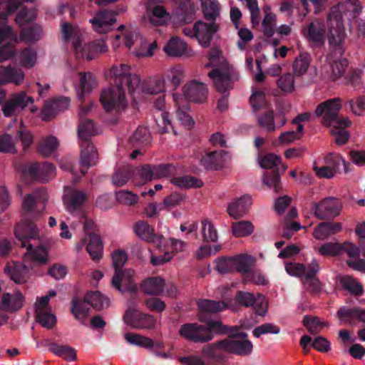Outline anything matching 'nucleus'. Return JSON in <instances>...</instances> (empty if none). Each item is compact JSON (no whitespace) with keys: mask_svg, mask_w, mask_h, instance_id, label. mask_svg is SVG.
<instances>
[{"mask_svg":"<svg viewBox=\"0 0 365 365\" xmlns=\"http://www.w3.org/2000/svg\"><path fill=\"white\" fill-rule=\"evenodd\" d=\"M88 194L84 190L71 187H66L64 189L63 205L70 213L79 210L86 202Z\"/></svg>","mask_w":365,"mask_h":365,"instance_id":"obj_15","label":"nucleus"},{"mask_svg":"<svg viewBox=\"0 0 365 365\" xmlns=\"http://www.w3.org/2000/svg\"><path fill=\"white\" fill-rule=\"evenodd\" d=\"M165 287V280L160 277L145 279L141 284L143 292L149 295H160Z\"/></svg>","mask_w":365,"mask_h":365,"instance_id":"obj_36","label":"nucleus"},{"mask_svg":"<svg viewBox=\"0 0 365 365\" xmlns=\"http://www.w3.org/2000/svg\"><path fill=\"white\" fill-rule=\"evenodd\" d=\"M341 100L339 98L327 100L318 105L315 110V115H323V124L328 127L335 124L351 126V121L348 118H339L338 115L341 108Z\"/></svg>","mask_w":365,"mask_h":365,"instance_id":"obj_7","label":"nucleus"},{"mask_svg":"<svg viewBox=\"0 0 365 365\" xmlns=\"http://www.w3.org/2000/svg\"><path fill=\"white\" fill-rule=\"evenodd\" d=\"M162 246H163L165 250L170 252V253L173 256L179 252H182L185 248L186 243L181 240H177L175 238H170L165 242L163 238L161 244V247Z\"/></svg>","mask_w":365,"mask_h":365,"instance_id":"obj_58","label":"nucleus"},{"mask_svg":"<svg viewBox=\"0 0 365 365\" xmlns=\"http://www.w3.org/2000/svg\"><path fill=\"white\" fill-rule=\"evenodd\" d=\"M19 58L23 67L31 68L36 63V52L32 48H26L21 52Z\"/></svg>","mask_w":365,"mask_h":365,"instance_id":"obj_59","label":"nucleus"},{"mask_svg":"<svg viewBox=\"0 0 365 365\" xmlns=\"http://www.w3.org/2000/svg\"><path fill=\"white\" fill-rule=\"evenodd\" d=\"M174 171V167L171 165H143L138 172L142 180V183L153 180L165 178L171 175Z\"/></svg>","mask_w":365,"mask_h":365,"instance_id":"obj_17","label":"nucleus"},{"mask_svg":"<svg viewBox=\"0 0 365 365\" xmlns=\"http://www.w3.org/2000/svg\"><path fill=\"white\" fill-rule=\"evenodd\" d=\"M48 200V194L44 190H36L31 194H28L23 200L22 210L26 214L34 215L33 212L37 201L43 203Z\"/></svg>","mask_w":365,"mask_h":365,"instance_id":"obj_35","label":"nucleus"},{"mask_svg":"<svg viewBox=\"0 0 365 365\" xmlns=\"http://www.w3.org/2000/svg\"><path fill=\"white\" fill-rule=\"evenodd\" d=\"M89 21L96 32L106 34L110 31L112 25L115 22V14L109 11H101Z\"/></svg>","mask_w":365,"mask_h":365,"instance_id":"obj_24","label":"nucleus"},{"mask_svg":"<svg viewBox=\"0 0 365 365\" xmlns=\"http://www.w3.org/2000/svg\"><path fill=\"white\" fill-rule=\"evenodd\" d=\"M86 245V250L91 259L94 261L102 257L103 247L98 235L93 233L88 234L80 243L76 244L77 251H80Z\"/></svg>","mask_w":365,"mask_h":365,"instance_id":"obj_22","label":"nucleus"},{"mask_svg":"<svg viewBox=\"0 0 365 365\" xmlns=\"http://www.w3.org/2000/svg\"><path fill=\"white\" fill-rule=\"evenodd\" d=\"M208 59L205 67L213 68L212 71L208 73V76L212 79L217 91L225 95L232 88L233 82L237 80L236 73L218 48L210 51Z\"/></svg>","mask_w":365,"mask_h":365,"instance_id":"obj_3","label":"nucleus"},{"mask_svg":"<svg viewBox=\"0 0 365 365\" xmlns=\"http://www.w3.org/2000/svg\"><path fill=\"white\" fill-rule=\"evenodd\" d=\"M130 73V66L128 64L113 66L109 71V75L114 78L115 84L120 86Z\"/></svg>","mask_w":365,"mask_h":365,"instance_id":"obj_49","label":"nucleus"},{"mask_svg":"<svg viewBox=\"0 0 365 365\" xmlns=\"http://www.w3.org/2000/svg\"><path fill=\"white\" fill-rule=\"evenodd\" d=\"M303 129V125L299 124L296 131H286L282 133L279 136V143L282 145H287L299 140L302 136Z\"/></svg>","mask_w":365,"mask_h":365,"instance_id":"obj_57","label":"nucleus"},{"mask_svg":"<svg viewBox=\"0 0 365 365\" xmlns=\"http://www.w3.org/2000/svg\"><path fill=\"white\" fill-rule=\"evenodd\" d=\"M80 84L78 91L79 98H83L86 93H89L97 85L96 78L91 73H80Z\"/></svg>","mask_w":365,"mask_h":365,"instance_id":"obj_40","label":"nucleus"},{"mask_svg":"<svg viewBox=\"0 0 365 365\" xmlns=\"http://www.w3.org/2000/svg\"><path fill=\"white\" fill-rule=\"evenodd\" d=\"M124 321L135 329H153L156 325V319L153 316L135 309H129L125 312Z\"/></svg>","mask_w":365,"mask_h":365,"instance_id":"obj_13","label":"nucleus"},{"mask_svg":"<svg viewBox=\"0 0 365 365\" xmlns=\"http://www.w3.org/2000/svg\"><path fill=\"white\" fill-rule=\"evenodd\" d=\"M311 57L307 53H300L294 61L292 70L295 76H302L308 71L310 66Z\"/></svg>","mask_w":365,"mask_h":365,"instance_id":"obj_43","label":"nucleus"},{"mask_svg":"<svg viewBox=\"0 0 365 365\" xmlns=\"http://www.w3.org/2000/svg\"><path fill=\"white\" fill-rule=\"evenodd\" d=\"M279 88L284 93H292L294 90V76L289 73L282 75L277 80Z\"/></svg>","mask_w":365,"mask_h":365,"instance_id":"obj_63","label":"nucleus"},{"mask_svg":"<svg viewBox=\"0 0 365 365\" xmlns=\"http://www.w3.org/2000/svg\"><path fill=\"white\" fill-rule=\"evenodd\" d=\"M100 102L107 113H119L128 105L125 92L120 85L104 88L100 96Z\"/></svg>","mask_w":365,"mask_h":365,"instance_id":"obj_8","label":"nucleus"},{"mask_svg":"<svg viewBox=\"0 0 365 365\" xmlns=\"http://www.w3.org/2000/svg\"><path fill=\"white\" fill-rule=\"evenodd\" d=\"M302 34L309 45L320 48L327 38L333 48H341L346 38L344 28L329 14L327 19L314 18L302 27Z\"/></svg>","mask_w":365,"mask_h":365,"instance_id":"obj_1","label":"nucleus"},{"mask_svg":"<svg viewBox=\"0 0 365 365\" xmlns=\"http://www.w3.org/2000/svg\"><path fill=\"white\" fill-rule=\"evenodd\" d=\"M134 275L135 272L131 269L115 272L112 279V285L121 292H134L137 290V286L133 279Z\"/></svg>","mask_w":365,"mask_h":365,"instance_id":"obj_21","label":"nucleus"},{"mask_svg":"<svg viewBox=\"0 0 365 365\" xmlns=\"http://www.w3.org/2000/svg\"><path fill=\"white\" fill-rule=\"evenodd\" d=\"M202 11L207 20L214 21L219 15L220 8L217 0H200Z\"/></svg>","mask_w":365,"mask_h":365,"instance_id":"obj_51","label":"nucleus"},{"mask_svg":"<svg viewBox=\"0 0 365 365\" xmlns=\"http://www.w3.org/2000/svg\"><path fill=\"white\" fill-rule=\"evenodd\" d=\"M276 20V15L271 12L269 6H267L264 9V16L262 23L265 36L268 37L273 36L275 31Z\"/></svg>","mask_w":365,"mask_h":365,"instance_id":"obj_48","label":"nucleus"},{"mask_svg":"<svg viewBox=\"0 0 365 365\" xmlns=\"http://www.w3.org/2000/svg\"><path fill=\"white\" fill-rule=\"evenodd\" d=\"M6 272L11 279L17 284L24 283L29 276V269L20 262H14L6 267Z\"/></svg>","mask_w":365,"mask_h":365,"instance_id":"obj_38","label":"nucleus"},{"mask_svg":"<svg viewBox=\"0 0 365 365\" xmlns=\"http://www.w3.org/2000/svg\"><path fill=\"white\" fill-rule=\"evenodd\" d=\"M89 305L86 300V297L83 299H73L71 302V312L75 319L84 323L89 314Z\"/></svg>","mask_w":365,"mask_h":365,"instance_id":"obj_39","label":"nucleus"},{"mask_svg":"<svg viewBox=\"0 0 365 365\" xmlns=\"http://www.w3.org/2000/svg\"><path fill=\"white\" fill-rule=\"evenodd\" d=\"M170 16L165 8L161 5L149 6L143 18V24L159 26H165L170 21Z\"/></svg>","mask_w":365,"mask_h":365,"instance_id":"obj_19","label":"nucleus"},{"mask_svg":"<svg viewBox=\"0 0 365 365\" xmlns=\"http://www.w3.org/2000/svg\"><path fill=\"white\" fill-rule=\"evenodd\" d=\"M331 127L330 132L334 136L336 143L338 145L345 144L349 138V135L346 130L349 126L335 124Z\"/></svg>","mask_w":365,"mask_h":365,"instance_id":"obj_60","label":"nucleus"},{"mask_svg":"<svg viewBox=\"0 0 365 365\" xmlns=\"http://www.w3.org/2000/svg\"><path fill=\"white\" fill-rule=\"evenodd\" d=\"M226 155L227 153L224 150H215L207 153L200 160L205 167L217 170L223 166Z\"/></svg>","mask_w":365,"mask_h":365,"instance_id":"obj_32","label":"nucleus"},{"mask_svg":"<svg viewBox=\"0 0 365 365\" xmlns=\"http://www.w3.org/2000/svg\"><path fill=\"white\" fill-rule=\"evenodd\" d=\"M96 133L93 123L91 120H81L78 134L80 139L81 147V171L85 175L89 167L96 165L98 159V153L90 141V138Z\"/></svg>","mask_w":365,"mask_h":365,"instance_id":"obj_5","label":"nucleus"},{"mask_svg":"<svg viewBox=\"0 0 365 365\" xmlns=\"http://www.w3.org/2000/svg\"><path fill=\"white\" fill-rule=\"evenodd\" d=\"M50 350L55 355L62 357L66 361H73L76 360L77 354L74 348L68 345L52 344Z\"/></svg>","mask_w":365,"mask_h":365,"instance_id":"obj_47","label":"nucleus"},{"mask_svg":"<svg viewBox=\"0 0 365 365\" xmlns=\"http://www.w3.org/2000/svg\"><path fill=\"white\" fill-rule=\"evenodd\" d=\"M160 75L165 80L166 85H170L174 89H177L185 78V69L180 65L171 66Z\"/></svg>","mask_w":365,"mask_h":365,"instance_id":"obj_28","label":"nucleus"},{"mask_svg":"<svg viewBox=\"0 0 365 365\" xmlns=\"http://www.w3.org/2000/svg\"><path fill=\"white\" fill-rule=\"evenodd\" d=\"M34 102L33 97L27 95L25 91L12 93L4 103L2 113L6 117L17 115Z\"/></svg>","mask_w":365,"mask_h":365,"instance_id":"obj_10","label":"nucleus"},{"mask_svg":"<svg viewBox=\"0 0 365 365\" xmlns=\"http://www.w3.org/2000/svg\"><path fill=\"white\" fill-rule=\"evenodd\" d=\"M76 48L79 56L88 61L96 58L98 55L104 53L108 50V46L103 40H97L88 43V46L86 47L88 49V53H84L78 46Z\"/></svg>","mask_w":365,"mask_h":365,"instance_id":"obj_37","label":"nucleus"},{"mask_svg":"<svg viewBox=\"0 0 365 365\" xmlns=\"http://www.w3.org/2000/svg\"><path fill=\"white\" fill-rule=\"evenodd\" d=\"M199 309L202 312L216 313L227 308L226 304L222 302H216L209 299H200L197 302Z\"/></svg>","mask_w":365,"mask_h":365,"instance_id":"obj_50","label":"nucleus"},{"mask_svg":"<svg viewBox=\"0 0 365 365\" xmlns=\"http://www.w3.org/2000/svg\"><path fill=\"white\" fill-rule=\"evenodd\" d=\"M250 329L251 325H246L242 322L240 327L234 326L230 327V334L228 337L223 339L225 344V352L239 356L250 355L253 349L252 342L247 339V334L245 332H239L240 328Z\"/></svg>","mask_w":365,"mask_h":365,"instance_id":"obj_6","label":"nucleus"},{"mask_svg":"<svg viewBox=\"0 0 365 365\" xmlns=\"http://www.w3.org/2000/svg\"><path fill=\"white\" fill-rule=\"evenodd\" d=\"M172 98L175 108L174 117L170 120L167 112H158L155 115L156 129L160 133L173 131L175 135L181 134L193 127L194 120L188 113L190 105L186 98L179 92H173Z\"/></svg>","mask_w":365,"mask_h":365,"instance_id":"obj_2","label":"nucleus"},{"mask_svg":"<svg viewBox=\"0 0 365 365\" xmlns=\"http://www.w3.org/2000/svg\"><path fill=\"white\" fill-rule=\"evenodd\" d=\"M340 284L343 288L353 294L360 295L363 293L362 285L350 276L341 277Z\"/></svg>","mask_w":365,"mask_h":365,"instance_id":"obj_56","label":"nucleus"},{"mask_svg":"<svg viewBox=\"0 0 365 365\" xmlns=\"http://www.w3.org/2000/svg\"><path fill=\"white\" fill-rule=\"evenodd\" d=\"M235 271L242 274L249 273L255 264V259L250 255L241 254L232 257Z\"/></svg>","mask_w":365,"mask_h":365,"instance_id":"obj_41","label":"nucleus"},{"mask_svg":"<svg viewBox=\"0 0 365 365\" xmlns=\"http://www.w3.org/2000/svg\"><path fill=\"white\" fill-rule=\"evenodd\" d=\"M135 234L141 240L155 243L159 249H161V244L163 237L154 232V229L145 221H138L133 225Z\"/></svg>","mask_w":365,"mask_h":365,"instance_id":"obj_23","label":"nucleus"},{"mask_svg":"<svg viewBox=\"0 0 365 365\" xmlns=\"http://www.w3.org/2000/svg\"><path fill=\"white\" fill-rule=\"evenodd\" d=\"M361 10L362 6L359 0H347L333 6L329 14L344 28V21L354 19Z\"/></svg>","mask_w":365,"mask_h":365,"instance_id":"obj_9","label":"nucleus"},{"mask_svg":"<svg viewBox=\"0 0 365 365\" xmlns=\"http://www.w3.org/2000/svg\"><path fill=\"white\" fill-rule=\"evenodd\" d=\"M25 297L19 291H13L3 294L1 304V308L6 312H14L23 307Z\"/></svg>","mask_w":365,"mask_h":365,"instance_id":"obj_26","label":"nucleus"},{"mask_svg":"<svg viewBox=\"0 0 365 365\" xmlns=\"http://www.w3.org/2000/svg\"><path fill=\"white\" fill-rule=\"evenodd\" d=\"M20 0H0V43L15 38L11 28L7 25V17L20 6Z\"/></svg>","mask_w":365,"mask_h":365,"instance_id":"obj_11","label":"nucleus"},{"mask_svg":"<svg viewBox=\"0 0 365 365\" xmlns=\"http://www.w3.org/2000/svg\"><path fill=\"white\" fill-rule=\"evenodd\" d=\"M207 93V88L204 83L191 81L182 86V93H180L189 103L190 101L196 103L203 102L206 99Z\"/></svg>","mask_w":365,"mask_h":365,"instance_id":"obj_20","label":"nucleus"},{"mask_svg":"<svg viewBox=\"0 0 365 365\" xmlns=\"http://www.w3.org/2000/svg\"><path fill=\"white\" fill-rule=\"evenodd\" d=\"M341 210L339 201L334 197L324 199L319 203L314 204L313 212L316 217L319 220L335 217Z\"/></svg>","mask_w":365,"mask_h":365,"instance_id":"obj_18","label":"nucleus"},{"mask_svg":"<svg viewBox=\"0 0 365 365\" xmlns=\"http://www.w3.org/2000/svg\"><path fill=\"white\" fill-rule=\"evenodd\" d=\"M142 92L145 94L158 95L166 91V81L161 75L150 78L142 85Z\"/></svg>","mask_w":365,"mask_h":365,"instance_id":"obj_33","label":"nucleus"},{"mask_svg":"<svg viewBox=\"0 0 365 365\" xmlns=\"http://www.w3.org/2000/svg\"><path fill=\"white\" fill-rule=\"evenodd\" d=\"M314 250L322 256H335L342 252V246L338 242H326L319 247H314Z\"/></svg>","mask_w":365,"mask_h":365,"instance_id":"obj_54","label":"nucleus"},{"mask_svg":"<svg viewBox=\"0 0 365 365\" xmlns=\"http://www.w3.org/2000/svg\"><path fill=\"white\" fill-rule=\"evenodd\" d=\"M165 53L171 57L190 56L192 51L187 47V43L179 37H172L164 46Z\"/></svg>","mask_w":365,"mask_h":365,"instance_id":"obj_27","label":"nucleus"},{"mask_svg":"<svg viewBox=\"0 0 365 365\" xmlns=\"http://www.w3.org/2000/svg\"><path fill=\"white\" fill-rule=\"evenodd\" d=\"M263 183L269 188L273 189L275 192H279L282 190L280 177L277 172L264 173Z\"/></svg>","mask_w":365,"mask_h":365,"instance_id":"obj_62","label":"nucleus"},{"mask_svg":"<svg viewBox=\"0 0 365 365\" xmlns=\"http://www.w3.org/2000/svg\"><path fill=\"white\" fill-rule=\"evenodd\" d=\"M124 337L128 343L144 348H151L154 344L153 341L150 338L138 334L126 333Z\"/></svg>","mask_w":365,"mask_h":365,"instance_id":"obj_53","label":"nucleus"},{"mask_svg":"<svg viewBox=\"0 0 365 365\" xmlns=\"http://www.w3.org/2000/svg\"><path fill=\"white\" fill-rule=\"evenodd\" d=\"M319 271V264L317 261H312L308 265L306 271V277L302 279L305 288L312 293H318L321 289L319 280L315 277L316 273Z\"/></svg>","mask_w":365,"mask_h":365,"instance_id":"obj_31","label":"nucleus"},{"mask_svg":"<svg viewBox=\"0 0 365 365\" xmlns=\"http://www.w3.org/2000/svg\"><path fill=\"white\" fill-rule=\"evenodd\" d=\"M339 319L346 324L355 325L361 322L365 325V309L361 308L341 307L337 312Z\"/></svg>","mask_w":365,"mask_h":365,"instance_id":"obj_29","label":"nucleus"},{"mask_svg":"<svg viewBox=\"0 0 365 365\" xmlns=\"http://www.w3.org/2000/svg\"><path fill=\"white\" fill-rule=\"evenodd\" d=\"M179 334L187 340L200 343L211 341L214 337L205 328V326L195 323L182 325L179 329Z\"/></svg>","mask_w":365,"mask_h":365,"instance_id":"obj_14","label":"nucleus"},{"mask_svg":"<svg viewBox=\"0 0 365 365\" xmlns=\"http://www.w3.org/2000/svg\"><path fill=\"white\" fill-rule=\"evenodd\" d=\"M118 31H120L121 34L115 36V38L113 43V47L114 49L118 48L120 46V39L123 38L125 46L131 53L133 48L137 46L141 36L136 31L127 29L123 25L118 27Z\"/></svg>","mask_w":365,"mask_h":365,"instance_id":"obj_25","label":"nucleus"},{"mask_svg":"<svg viewBox=\"0 0 365 365\" xmlns=\"http://www.w3.org/2000/svg\"><path fill=\"white\" fill-rule=\"evenodd\" d=\"M217 30V26L214 22L207 24L199 21L194 24L192 29L184 28L182 33L191 38L195 37L201 46L207 47Z\"/></svg>","mask_w":365,"mask_h":365,"instance_id":"obj_12","label":"nucleus"},{"mask_svg":"<svg viewBox=\"0 0 365 365\" xmlns=\"http://www.w3.org/2000/svg\"><path fill=\"white\" fill-rule=\"evenodd\" d=\"M41 35V29L38 26H32L24 29L21 34V39L27 43L37 41Z\"/></svg>","mask_w":365,"mask_h":365,"instance_id":"obj_61","label":"nucleus"},{"mask_svg":"<svg viewBox=\"0 0 365 365\" xmlns=\"http://www.w3.org/2000/svg\"><path fill=\"white\" fill-rule=\"evenodd\" d=\"M58 146V141L55 137H48L42 140L39 145L40 153L45 155H50Z\"/></svg>","mask_w":365,"mask_h":365,"instance_id":"obj_64","label":"nucleus"},{"mask_svg":"<svg viewBox=\"0 0 365 365\" xmlns=\"http://www.w3.org/2000/svg\"><path fill=\"white\" fill-rule=\"evenodd\" d=\"M171 182L182 189L197 188L201 187L203 185L202 182L200 179L190 175L174 178L171 180Z\"/></svg>","mask_w":365,"mask_h":365,"instance_id":"obj_46","label":"nucleus"},{"mask_svg":"<svg viewBox=\"0 0 365 365\" xmlns=\"http://www.w3.org/2000/svg\"><path fill=\"white\" fill-rule=\"evenodd\" d=\"M232 233L236 237H245L252 235L255 227L250 221L242 220L232 224Z\"/></svg>","mask_w":365,"mask_h":365,"instance_id":"obj_45","label":"nucleus"},{"mask_svg":"<svg viewBox=\"0 0 365 365\" xmlns=\"http://www.w3.org/2000/svg\"><path fill=\"white\" fill-rule=\"evenodd\" d=\"M201 233L203 240L205 242H216L218 235L213 223L207 219H204L201 222Z\"/></svg>","mask_w":365,"mask_h":365,"instance_id":"obj_52","label":"nucleus"},{"mask_svg":"<svg viewBox=\"0 0 365 365\" xmlns=\"http://www.w3.org/2000/svg\"><path fill=\"white\" fill-rule=\"evenodd\" d=\"M220 351L225 352L224 340L208 344L202 349V353L210 358L217 359L220 357Z\"/></svg>","mask_w":365,"mask_h":365,"instance_id":"obj_55","label":"nucleus"},{"mask_svg":"<svg viewBox=\"0 0 365 365\" xmlns=\"http://www.w3.org/2000/svg\"><path fill=\"white\" fill-rule=\"evenodd\" d=\"M35 312L37 322L46 329H51L56 322V316L48 306V297H42L35 303Z\"/></svg>","mask_w":365,"mask_h":365,"instance_id":"obj_16","label":"nucleus"},{"mask_svg":"<svg viewBox=\"0 0 365 365\" xmlns=\"http://www.w3.org/2000/svg\"><path fill=\"white\" fill-rule=\"evenodd\" d=\"M85 297L88 304L96 310H101L109 306L110 302L108 298L102 295L98 291L89 292Z\"/></svg>","mask_w":365,"mask_h":365,"instance_id":"obj_44","label":"nucleus"},{"mask_svg":"<svg viewBox=\"0 0 365 365\" xmlns=\"http://www.w3.org/2000/svg\"><path fill=\"white\" fill-rule=\"evenodd\" d=\"M155 48V42L150 43L141 36L137 46L131 51V54L137 58L150 57L153 55Z\"/></svg>","mask_w":365,"mask_h":365,"instance_id":"obj_42","label":"nucleus"},{"mask_svg":"<svg viewBox=\"0 0 365 365\" xmlns=\"http://www.w3.org/2000/svg\"><path fill=\"white\" fill-rule=\"evenodd\" d=\"M252 204L251 197L244 195L239 199L232 201L227 207V212L233 219L243 217L249 210Z\"/></svg>","mask_w":365,"mask_h":365,"instance_id":"obj_30","label":"nucleus"},{"mask_svg":"<svg viewBox=\"0 0 365 365\" xmlns=\"http://www.w3.org/2000/svg\"><path fill=\"white\" fill-rule=\"evenodd\" d=\"M340 222H322L313 231V237L317 240H324L341 230Z\"/></svg>","mask_w":365,"mask_h":365,"instance_id":"obj_34","label":"nucleus"},{"mask_svg":"<svg viewBox=\"0 0 365 365\" xmlns=\"http://www.w3.org/2000/svg\"><path fill=\"white\" fill-rule=\"evenodd\" d=\"M15 235L21 242L22 247H26L28 255L33 260L45 263L48 260V253L45 247L41 245L33 249L34 245L31 241H38L39 231L32 222H24L18 224L15 227Z\"/></svg>","mask_w":365,"mask_h":365,"instance_id":"obj_4","label":"nucleus"}]
</instances>
